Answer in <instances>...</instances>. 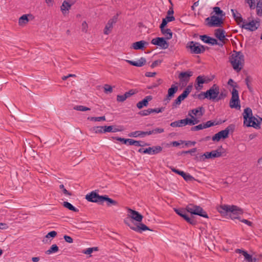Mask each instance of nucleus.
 <instances>
[{
  "label": "nucleus",
  "instance_id": "1",
  "mask_svg": "<svg viewBox=\"0 0 262 262\" xmlns=\"http://www.w3.org/2000/svg\"><path fill=\"white\" fill-rule=\"evenodd\" d=\"M244 117V125L247 127H253L256 129L260 128V125L262 122V118H256L252 116V110L247 107L244 110L243 113Z\"/></svg>",
  "mask_w": 262,
  "mask_h": 262
},
{
  "label": "nucleus",
  "instance_id": "2",
  "mask_svg": "<svg viewBox=\"0 0 262 262\" xmlns=\"http://www.w3.org/2000/svg\"><path fill=\"white\" fill-rule=\"evenodd\" d=\"M217 210L221 214L229 216L231 219H239L238 215L243 213L242 209L234 205H221Z\"/></svg>",
  "mask_w": 262,
  "mask_h": 262
},
{
  "label": "nucleus",
  "instance_id": "3",
  "mask_svg": "<svg viewBox=\"0 0 262 262\" xmlns=\"http://www.w3.org/2000/svg\"><path fill=\"white\" fill-rule=\"evenodd\" d=\"M220 94V89L216 84L212 86L205 92H201L198 95V98L204 99L207 98L209 100L217 101V98Z\"/></svg>",
  "mask_w": 262,
  "mask_h": 262
},
{
  "label": "nucleus",
  "instance_id": "4",
  "mask_svg": "<svg viewBox=\"0 0 262 262\" xmlns=\"http://www.w3.org/2000/svg\"><path fill=\"white\" fill-rule=\"evenodd\" d=\"M230 61L234 70L238 72L243 68L244 56L241 52H235L231 55Z\"/></svg>",
  "mask_w": 262,
  "mask_h": 262
},
{
  "label": "nucleus",
  "instance_id": "5",
  "mask_svg": "<svg viewBox=\"0 0 262 262\" xmlns=\"http://www.w3.org/2000/svg\"><path fill=\"white\" fill-rule=\"evenodd\" d=\"M234 81L232 79L228 80V84L233 87L232 91V97L230 101L229 105L231 108H235L239 109L241 107L238 92L235 88L237 87L236 84L234 85Z\"/></svg>",
  "mask_w": 262,
  "mask_h": 262
},
{
  "label": "nucleus",
  "instance_id": "6",
  "mask_svg": "<svg viewBox=\"0 0 262 262\" xmlns=\"http://www.w3.org/2000/svg\"><path fill=\"white\" fill-rule=\"evenodd\" d=\"M188 115L191 117V118H187L172 122L170 123V126L172 127H182L186 125H192L195 124L196 123V118H195L190 113Z\"/></svg>",
  "mask_w": 262,
  "mask_h": 262
},
{
  "label": "nucleus",
  "instance_id": "7",
  "mask_svg": "<svg viewBox=\"0 0 262 262\" xmlns=\"http://www.w3.org/2000/svg\"><path fill=\"white\" fill-rule=\"evenodd\" d=\"M225 151L222 146L216 150H212L211 152H206L203 155L200 156V160L204 161L206 159H214L223 156Z\"/></svg>",
  "mask_w": 262,
  "mask_h": 262
},
{
  "label": "nucleus",
  "instance_id": "8",
  "mask_svg": "<svg viewBox=\"0 0 262 262\" xmlns=\"http://www.w3.org/2000/svg\"><path fill=\"white\" fill-rule=\"evenodd\" d=\"M207 26L210 27H220L223 24V17L215 16L214 15L205 19Z\"/></svg>",
  "mask_w": 262,
  "mask_h": 262
},
{
  "label": "nucleus",
  "instance_id": "9",
  "mask_svg": "<svg viewBox=\"0 0 262 262\" xmlns=\"http://www.w3.org/2000/svg\"><path fill=\"white\" fill-rule=\"evenodd\" d=\"M234 126L233 125H229L225 129L221 130L215 134L212 137V140L214 141H219L221 139H226L228 137L230 130L233 129Z\"/></svg>",
  "mask_w": 262,
  "mask_h": 262
},
{
  "label": "nucleus",
  "instance_id": "10",
  "mask_svg": "<svg viewBox=\"0 0 262 262\" xmlns=\"http://www.w3.org/2000/svg\"><path fill=\"white\" fill-rule=\"evenodd\" d=\"M174 211L177 214L182 217L190 224L192 225H195L196 222L195 217H190L189 215L187 213L186 210L182 208L174 209Z\"/></svg>",
  "mask_w": 262,
  "mask_h": 262
},
{
  "label": "nucleus",
  "instance_id": "11",
  "mask_svg": "<svg viewBox=\"0 0 262 262\" xmlns=\"http://www.w3.org/2000/svg\"><path fill=\"white\" fill-rule=\"evenodd\" d=\"M130 221V219L129 218H125L124 220V222L134 231L141 233L143 231L150 230L149 228L143 223H139L136 226H134L129 223V221Z\"/></svg>",
  "mask_w": 262,
  "mask_h": 262
},
{
  "label": "nucleus",
  "instance_id": "12",
  "mask_svg": "<svg viewBox=\"0 0 262 262\" xmlns=\"http://www.w3.org/2000/svg\"><path fill=\"white\" fill-rule=\"evenodd\" d=\"M103 195H99L95 191H92L85 196V199L89 202L97 203L101 205L103 204Z\"/></svg>",
  "mask_w": 262,
  "mask_h": 262
},
{
  "label": "nucleus",
  "instance_id": "13",
  "mask_svg": "<svg viewBox=\"0 0 262 262\" xmlns=\"http://www.w3.org/2000/svg\"><path fill=\"white\" fill-rule=\"evenodd\" d=\"M259 26V22L257 20H252L251 21L248 22L246 20H244L243 23L241 25L242 28H244L246 30L254 31L257 29Z\"/></svg>",
  "mask_w": 262,
  "mask_h": 262
},
{
  "label": "nucleus",
  "instance_id": "14",
  "mask_svg": "<svg viewBox=\"0 0 262 262\" xmlns=\"http://www.w3.org/2000/svg\"><path fill=\"white\" fill-rule=\"evenodd\" d=\"M118 15L119 14L117 13L112 18L108 20L104 29L103 33L104 34L108 35L111 33L113 28L114 25L115 24L117 21Z\"/></svg>",
  "mask_w": 262,
  "mask_h": 262
},
{
  "label": "nucleus",
  "instance_id": "15",
  "mask_svg": "<svg viewBox=\"0 0 262 262\" xmlns=\"http://www.w3.org/2000/svg\"><path fill=\"white\" fill-rule=\"evenodd\" d=\"M165 39L163 37H156L151 40V43L152 45L158 46L161 49H166L168 48L169 44Z\"/></svg>",
  "mask_w": 262,
  "mask_h": 262
},
{
  "label": "nucleus",
  "instance_id": "16",
  "mask_svg": "<svg viewBox=\"0 0 262 262\" xmlns=\"http://www.w3.org/2000/svg\"><path fill=\"white\" fill-rule=\"evenodd\" d=\"M128 213L130 214V217H128L127 218H129L130 219V221H129V223L132 225H133L132 219L138 222H141L142 221L143 219V216L138 211L129 208L128 209Z\"/></svg>",
  "mask_w": 262,
  "mask_h": 262
},
{
  "label": "nucleus",
  "instance_id": "17",
  "mask_svg": "<svg viewBox=\"0 0 262 262\" xmlns=\"http://www.w3.org/2000/svg\"><path fill=\"white\" fill-rule=\"evenodd\" d=\"M190 92V90L189 87H187L181 94L178 97L174 100L172 104L173 107H176L177 105H179L181 104L182 100H183L185 98H186L189 93Z\"/></svg>",
  "mask_w": 262,
  "mask_h": 262
},
{
  "label": "nucleus",
  "instance_id": "18",
  "mask_svg": "<svg viewBox=\"0 0 262 262\" xmlns=\"http://www.w3.org/2000/svg\"><path fill=\"white\" fill-rule=\"evenodd\" d=\"M213 78L208 76H198V91L200 90L203 88V84H207L212 80Z\"/></svg>",
  "mask_w": 262,
  "mask_h": 262
},
{
  "label": "nucleus",
  "instance_id": "19",
  "mask_svg": "<svg viewBox=\"0 0 262 262\" xmlns=\"http://www.w3.org/2000/svg\"><path fill=\"white\" fill-rule=\"evenodd\" d=\"M178 88L177 86L172 85L168 90V94L165 100L168 102L174 96V94L177 92Z\"/></svg>",
  "mask_w": 262,
  "mask_h": 262
},
{
  "label": "nucleus",
  "instance_id": "20",
  "mask_svg": "<svg viewBox=\"0 0 262 262\" xmlns=\"http://www.w3.org/2000/svg\"><path fill=\"white\" fill-rule=\"evenodd\" d=\"M152 99L151 96H146L142 101H139L137 104V107L141 109L144 106H147L148 104V102Z\"/></svg>",
  "mask_w": 262,
  "mask_h": 262
},
{
  "label": "nucleus",
  "instance_id": "21",
  "mask_svg": "<svg viewBox=\"0 0 262 262\" xmlns=\"http://www.w3.org/2000/svg\"><path fill=\"white\" fill-rule=\"evenodd\" d=\"M192 75V73L190 71L181 72L179 75V78L181 82H187L189 80L190 77Z\"/></svg>",
  "mask_w": 262,
  "mask_h": 262
},
{
  "label": "nucleus",
  "instance_id": "22",
  "mask_svg": "<svg viewBox=\"0 0 262 262\" xmlns=\"http://www.w3.org/2000/svg\"><path fill=\"white\" fill-rule=\"evenodd\" d=\"M126 61L132 66L138 67H141L146 63V61L144 58L141 57L140 59H139L137 61H132L127 60H126Z\"/></svg>",
  "mask_w": 262,
  "mask_h": 262
},
{
  "label": "nucleus",
  "instance_id": "23",
  "mask_svg": "<svg viewBox=\"0 0 262 262\" xmlns=\"http://www.w3.org/2000/svg\"><path fill=\"white\" fill-rule=\"evenodd\" d=\"M146 135H149L148 131L144 132V131L138 130V131H135V132H131L128 134V136L129 137H134V138H137L138 137L143 138V137H144Z\"/></svg>",
  "mask_w": 262,
  "mask_h": 262
},
{
  "label": "nucleus",
  "instance_id": "24",
  "mask_svg": "<svg viewBox=\"0 0 262 262\" xmlns=\"http://www.w3.org/2000/svg\"><path fill=\"white\" fill-rule=\"evenodd\" d=\"M225 31L224 30L221 29H217L215 30L214 35L217 38L221 41L224 43V40L225 39Z\"/></svg>",
  "mask_w": 262,
  "mask_h": 262
},
{
  "label": "nucleus",
  "instance_id": "25",
  "mask_svg": "<svg viewBox=\"0 0 262 262\" xmlns=\"http://www.w3.org/2000/svg\"><path fill=\"white\" fill-rule=\"evenodd\" d=\"M186 210L190 213V217H194L193 215H196V205L189 204L186 207Z\"/></svg>",
  "mask_w": 262,
  "mask_h": 262
},
{
  "label": "nucleus",
  "instance_id": "26",
  "mask_svg": "<svg viewBox=\"0 0 262 262\" xmlns=\"http://www.w3.org/2000/svg\"><path fill=\"white\" fill-rule=\"evenodd\" d=\"M171 170L176 173H177L180 176H181L185 180L188 181L190 180L192 177L185 172L183 171L179 170V169H176L174 167L171 168Z\"/></svg>",
  "mask_w": 262,
  "mask_h": 262
},
{
  "label": "nucleus",
  "instance_id": "27",
  "mask_svg": "<svg viewBox=\"0 0 262 262\" xmlns=\"http://www.w3.org/2000/svg\"><path fill=\"white\" fill-rule=\"evenodd\" d=\"M106 202V205L108 206H116L118 205L117 201L110 198L107 195H104L103 198V203Z\"/></svg>",
  "mask_w": 262,
  "mask_h": 262
},
{
  "label": "nucleus",
  "instance_id": "28",
  "mask_svg": "<svg viewBox=\"0 0 262 262\" xmlns=\"http://www.w3.org/2000/svg\"><path fill=\"white\" fill-rule=\"evenodd\" d=\"M147 42L144 40L137 41L133 43L132 47L135 50H142Z\"/></svg>",
  "mask_w": 262,
  "mask_h": 262
},
{
  "label": "nucleus",
  "instance_id": "29",
  "mask_svg": "<svg viewBox=\"0 0 262 262\" xmlns=\"http://www.w3.org/2000/svg\"><path fill=\"white\" fill-rule=\"evenodd\" d=\"M161 33L164 35L165 38L169 40L172 37V32L170 29H160Z\"/></svg>",
  "mask_w": 262,
  "mask_h": 262
},
{
  "label": "nucleus",
  "instance_id": "30",
  "mask_svg": "<svg viewBox=\"0 0 262 262\" xmlns=\"http://www.w3.org/2000/svg\"><path fill=\"white\" fill-rule=\"evenodd\" d=\"M231 11L232 12L233 16L238 25H239L241 23L243 24L244 20H243L241 14L238 13L236 11L235 12L233 9L231 10Z\"/></svg>",
  "mask_w": 262,
  "mask_h": 262
},
{
  "label": "nucleus",
  "instance_id": "31",
  "mask_svg": "<svg viewBox=\"0 0 262 262\" xmlns=\"http://www.w3.org/2000/svg\"><path fill=\"white\" fill-rule=\"evenodd\" d=\"M63 206L65 208H68L69 210L74 212H78L79 211V209L78 208L75 207L73 205L68 202H63Z\"/></svg>",
  "mask_w": 262,
  "mask_h": 262
},
{
  "label": "nucleus",
  "instance_id": "32",
  "mask_svg": "<svg viewBox=\"0 0 262 262\" xmlns=\"http://www.w3.org/2000/svg\"><path fill=\"white\" fill-rule=\"evenodd\" d=\"M121 131V129L114 127L113 126H104L103 129V132H112L116 133L117 132Z\"/></svg>",
  "mask_w": 262,
  "mask_h": 262
},
{
  "label": "nucleus",
  "instance_id": "33",
  "mask_svg": "<svg viewBox=\"0 0 262 262\" xmlns=\"http://www.w3.org/2000/svg\"><path fill=\"white\" fill-rule=\"evenodd\" d=\"M198 215L203 217L207 219H209L207 212L200 206H198Z\"/></svg>",
  "mask_w": 262,
  "mask_h": 262
},
{
  "label": "nucleus",
  "instance_id": "34",
  "mask_svg": "<svg viewBox=\"0 0 262 262\" xmlns=\"http://www.w3.org/2000/svg\"><path fill=\"white\" fill-rule=\"evenodd\" d=\"M59 250L58 247L56 245L54 244L51 246L49 249L46 251V253L48 255L56 253Z\"/></svg>",
  "mask_w": 262,
  "mask_h": 262
},
{
  "label": "nucleus",
  "instance_id": "35",
  "mask_svg": "<svg viewBox=\"0 0 262 262\" xmlns=\"http://www.w3.org/2000/svg\"><path fill=\"white\" fill-rule=\"evenodd\" d=\"M71 4H70L69 2H68L66 1H63L61 6V10L62 12V13L64 14V11H68L71 7Z\"/></svg>",
  "mask_w": 262,
  "mask_h": 262
},
{
  "label": "nucleus",
  "instance_id": "36",
  "mask_svg": "<svg viewBox=\"0 0 262 262\" xmlns=\"http://www.w3.org/2000/svg\"><path fill=\"white\" fill-rule=\"evenodd\" d=\"M256 14L259 16H262V0H259L257 3Z\"/></svg>",
  "mask_w": 262,
  "mask_h": 262
},
{
  "label": "nucleus",
  "instance_id": "37",
  "mask_svg": "<svg viewBox=\"0 0 262 262\" xmlns=\"http://www.w3.org/2000/svg\"><path fill=\"white\" fill-rule=\"evenodd\" d=\"M213 12L215 13L217 16L223 17L225 16V13L219 7H215L213 8Z\"/></svg>",
  "mask_w": 262,
  "mask_h": 262
},
{
  "label": "nucleus",
  "instance_id": "38",
  "mask_svg": "<svg viewBox=\"0 0 262 262\" xmlns=\"http://www.w3.org/2000/svg\"><path fill=\"white\" fill-rule=\"evenodd\" d=\"M29 21L27 15L25 14L21 16L18 20L19 25L21 26L26 24Z\"/></svg>",
  "mask_w": 262,
  "mask_h": 262
},
{
  "label": "nucleus",
  "instance_id": "39",
  "mask_svg": "<svg viewBox=\"0 0 262 262\" xmlns=\"http://www.w3.org/2000/svg\"><path fill=\"white\" fill-rule=\"evenodd\" d=\"M187 47L190 48L191 52L196 53V43L193 41L189 42L188 43Z\"/></svg>",
  "mask_w": 262,
  "mask_h": 262
},
{
  "label": "nucleus",
  "instance_id": "40",
  "mask_svg": "<svg viewBox=\"0 0 262 262\" xmlns=\"http://www.w3.org/2000/svg\"><path fill=\"white\" fill-rule=\"evenodd\" d=\"M148 132V135H150L152 134H161L164 132V129L162 128H156L154 129H152L151 130H149Z\"/></svg>",
  "mask_w": 262,
  "mask_h": 262
},
{
  "label": "nucleus",
  "instance_id": "41",
  "mask_svg": "<svg viewBox=\"0 0 262 262\" xmlns=\"http://www.w3.org/2000/svg\"><path fill=\"white\" fill-rule=\"evenodd\" d=\"M74 109L81 112H85L86 111L90 110V108L89 107L83 105H76L74 107Z\"/></svg>",
  "mask_w": 262,
  "mask_h": 262
},
{
  "label": "nucleus",
  "instance_id": "42",
  "mask_svg": "<svg viewBox=\"0 0 262 262\" xmlns=\"http://www.w3.org/2000/svg\"><path fill=\"white\" fill-rule=\"evenodd\" d=\"M88 119L92 121H105V116H101V117H88Z\"/></svg>",
  "mask_w": 262,
  "mask_h": 262
},
{
  "label": "nucleus",
  "instance_id": "43",
  "mask_svg": "<svg viewBox=\"0 0 262 262\" xmlns=\"http://www.w3.org/2000/svg\"><path fill=\"white\" fill-rule=\"evenodd\" d=\"M152 155H156L160 153L162 150V147L160 146H156L152 147Z\"/></svg>",
  "mask_w": 262,
  "mask_h": 262
},
{
  "label": "nucleus",
  "instance_id": "44",
  "mask_svg": "<svg viewBox=\"0 0 262 262\" xmlns=\"http://www.w3.org/2000/svg\"><path fill=\"white\" fill-rule=\"evenodd\" d=\"M257 0H247V3L249 4L250 9H254L256 8L255 6V3Z\"/></svg>",
  "mask_w": 262,
  "mask_h": 262
},
{
  "label": "nucleus",
  "instance_id": "45",
  "mask_svg": "<svg viewBox=\"0 0 262 262\" xmlns=\"http://www.w3.org/2000/svg\"><path fill=\"white\" fill-rule=\"evenodd\" d=\"M151 114L150 108H148L147 110H144L140 111L139 113V114L142 116H148Z\"/></svg>",
  "mask_w": 262,
  "mask_h": 262
},
{
  "label": "nucleus",
  "instance_id": "46",
  "mask_svg": "<svg viewBox=\"0 0 262 262\" xmlns=\"http://www.w3.org/2000/svg\"><path fill=\"white\" fill-rule=\"evenodd\" d=\"M206 48L208 49L207 47H205L198 43V54L203 53L206 50Z\"/></svg>",
  "mask_w": 262,
  "mask_h": 262
},
{
  "label": "nucleus",
  "instance_id": "47",
  "mask_svg": "<svg viewBox=\"0 0 262 262\" xmlns=\"http://www.w3.org/2000/svg\"><path fill=\"white\" fill-rule=\"evenodd\" d=\"M165 110L164 107H161L159 108H150L151 113H159L163 112Z\"/></svg>",
  "mask_w": 262,
  "mask_h": 262
},
{
  "label": "nucleus",
  "instance_id": "48",
  "mask_svg": "<svg viewBox=\"0 0 262 262\" xmlns=\"http://www.w3.org/2000/svg\"><path fill=\"white\" fill-rule=\"evenodd\" d=\"M208 44H210L211 45H220V44L217 42V40L213 38H212V37H209V40H207Z\"/></svg>",
  "mask_w": 262,
  "mask_h": 262
},
{
  "label": "nucleus",
  "instance_id": "49",
  "mask_svg": "<svg viewBox=\"0 0 262 262\" xmlns=\"http://www.w3.org/2000/svg\"><path fill=\"white\" fill-rule=\"evenodd\" d=\"M136 90L132 89V90H130L129 91L126 92L124 94V95L126 97V98L127 99V98H129V97L132 96V95H134L135 94H136Z\"/></svg>",
  "mask_w": 262,
  "mask_h": 262
},
{
  "label": "nucleus",
  "instance_id": "50",
  "mask_svg": "<svg viewBox=\"0 0 262 262\" xmlns=\"http://www.w3.org/2000/svg\"><path fill=\"white\" fill-rule=\"evenodd\" d=\"M104 126H97L94 128L93 130L95 133H102L103 132Z\"/></svg>",
  "mask_w": 262,
  "mask_h": 262
},
{
  "label": "nucleus",
  "instance_id": "51",
  "mask_svg": "<svg viewBox=\"0 0 262 262\" xmlns=\"http://www.w3.org/2000/svg\"><path fill=\"white\" fill-rule=\"evenodd\" d=\"M59 188L62 190L63 193L66 195H71V193H70L65 188L63 184H61L59 185Z\"/></svg>",
  "mask_w": 262,
  "mask_h": 262
},
{
  "label": "nucleus",
  "instance_id": "52",
  "mask_svg": "<svg viewBox=\"0 0 262 262\" xmlns=\"http://www.w3.org/2000/svg\"><path fill=\"white\" fill-rule=\"evenodd\" d=\"M243 255L245 257V259L248 262L252 261V256L249 254L246 251L243 252Z\"/></svg>",
  "mask_w": 262,
  "mask_h": 262
},
{
  "label": "nucleus",
  "instance_id": "53",
  "mask_svg": "<svg viewBox=\"0 0 262 262\" xmlns=\"http://www.w3.org/2000/svg\"><path fill=\"white\" fill-rule=\"evenodd\" d=\"M126 99L124 94L122 95H118L117 96V101L118 102H123Z\"/></svg>",
  "mask_w": 262,
  "mask_h": 262
},
{
  "label": "nucleus",
  "instance_id": "54",
  "mask_svg": "<svg viewBox=\"0 0 262 262\" xmlns=\"http://www.w3.org/2000/svg\"><path fill=\"white\" fill-rule=\"evenodd\" d=\"M57 235V232L55 231H52L49 232L46 236L47 238L55 237Z\"/></svg>",
  "mask_w": 262,
  "mask_h": 262
},
{
  "label": "nucleus",
  "instance_id": "55",
  "mask_svg": "<svg viewBox=\"0 0 262 262\" xmlns=\"http://www.w3.org/2000/svg\"><path fill=\"white\" fill-rule=\"evenodd\" d=\"M251 78L250 76H247V77L245 79L246 85H247L248 89L250 91H251V90H252V88L251 87V86L249 84V82L251 81Z\"/></svg>",
  "mask_w": 262,
  "mask_h": 262
},
{
  "label": "nucleus",
  "instance_id": "56",
  "mask_svg": "<svg viewBox=\"0 0 262 262\" xmlns=\"http://www.w3.org/2000/svg\"><path fill=\"white\" fill-rule=\"evenodd\" d=\"M104 92L105 93H108V92L112 93L113 91L112 86L108 84H105L104 86Z\"/></svg>",
  "mask_w": 262,
  "mask_h": 262
},
{
  "label": "nucleus",
  "instance_id": "57",
  "mask_svg": "<svg viewBox=\"0 0 262 262\" xmlns=\"http://www.w3.org/2000/svg\"><path fill=\"white\" fill-rule=\"evenodd\" d=\"M209 36L206 35H200V39L203 41L205 43H207L208 42H207V40H209Z\"/></svg>",
  "mask_w": 262,
  "mask_h": 262
},
{
  "label": "nucleus",
  "instance_id": "58",
  "mask_svg": "<svg viewBox=\"0 0 262 262\" xmlns=\"http://www.w3.org/2000/svg\"><path fill=\"white\" fill-rule=\"evenodd\" d=\"M115 139L119 141L122 142L124 144H127V139H125L121 137H115Z\"/></svg>",
  "mask_w": 262,
  "mask_h": 262
},
{
  "label": "nucleus",
  "instance_id": "59",
  "mask_svg": "<svg viewBox=\"0 0 262 262\" xmlns=\"http://www.w3.org/2000/svg\"><path fill=\"white\" fill-rule=\"evenodd\" d=\"M63 238L64 239V240L68 243H72L73 242V238L70 236H68V235H65L64 236H63Z\"/></svg>",
  "mask_w": 262,
  "mask_h": 262
},
{
  "label": "nucleus",
  "instance_id": "60",
  "mask_svg": "<svg viewBox=\"0 0 262 262\" xmlns=\"http://www.w3.org/2000/svg\"><path fill=\"white\" fill-rule=\"evenodd\" d=\"M217 124V123H215V122H212L211 121H208L205 123V125L207 128L211 127L212 126H214L215 125Z\"/></svg>",
  "mask_w": 262,
  "mask_h": 262
},
{
  "label": "nucleus",
  "instance_id": "61",
  "mask_svg": "<svg viewBox=\"0 0 262 262\" xmlns=\"http://www.w3.org/2000/svg\"><path fill=\"white\" fill-rule=\"evenodd\" d=\"M181 141V143H180L178 141H172L169 144H168V145H172L173 146H174V147H177V146H179L181 143H183V141Z\"/></svg>",
  "mask_w": 262,
  "mask_h": 262
},
{
  "label": "nucleus",
  "instance_id": "62",
  "mask_svg": "<svg viewBox=\"0 0 262 262\" xmlns=\"http://www.w3.org/2000/svg\"><path fill=\"white\" fill-rule=\"evenodd\" d=\"M82 31H83V32H86L87 31V29L88 28V25L86 23V21H83L82 23Z\"/></svg>",
  "mask_w": 262,
  "mask_h": 262
},
{
  "label": "nucleus",
  "instance_id": "63",
  "mask_svg": "<svg viewBox=\"0 0 262 262\" xmlns=\"http://www.w3.org/2000/svg\"><path fill=\"white\" fill-rule=\"evenodd\" d=\"M152 147H149L144 150V154H147L148 155H152Z\"/></svg>",
  "mask_w": 262,
  "mask_h": 262
},
{
  "label": "nucleus",
  "instance_id": "64",
  "mask_svg": "<svg viewBox=\"0 0 262 262\" xmlns=\"http://www.w3.org/2000/svg\"><path fill=\"white\" fill-rule=\"evenodd\" d=\"M164 18L166 19V20L168 23L174 20L175 19L174 16L172 15H171V16L167 15L166 17Z\"/></svg>",
  "mask_w": 262,
  "mask_h": 262
}]
</instances>
